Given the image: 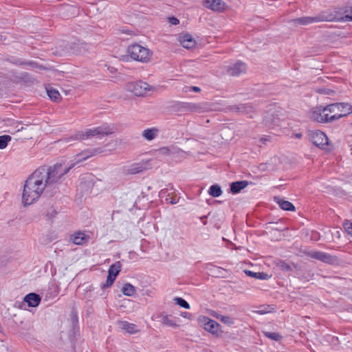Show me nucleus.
Wrapping results in <instances>:
<instances>
[{"instance_id":"obj_44","label":"nucleus","mask_w":352,"mask_h":352,"mask_svg":"<svg viewBox=\"0 0 352 352\" xmlns=\"http://www.w3.org/2000/svg\"><path fill=\"white\" fill-rule=\"evenodd\" d=\"M168 21L170 23H171L172 25H177L179 23V21L178 19H177L176 17L175 16H171V17H169L168 18Z\"/></svg>"},{"instance_id":"obj_19","label":"nucleus","mask_w":352,"mask_h":352,"mask_svg":"<svg viewBox=\"0 0 352 352\" xmlns=\"http://www.w3.org/2000/svg\"><path fill=\"white\" fill-rule=\"evenodd\" d=\"M89 239V236L82 232H76L70 236L71 241H72L73 243L78 245H82L87 243Z\"/></svg>"},{"instance_id":"obj_37","label":"nucleus","mask_w":352,"mask_h":352,"mask_svg":"<svg viewBox=\"0 0 352 352\" xmlns=\"http://www.w3.org/2000/svg\"><path fill=\"white\" fill-rule=\"evenodd\" d=\"M278 267L283 272H290L293 271V268L291 265L287 263L284 261H280L278 263Z\"/></svg>"},{"instance_id":"obj_49","label":"nucleus","mask_w":352,"mask_h":352,"mask_svg":"<svg viewBox=\"0 0 352 352\" xmlns=\"http://www.w3.org/2000/svg\"><path fill=\"white\" fill-rule=\"evenodd\" d=\"M206 219H207V216L206 215H204L202 217H200V220L201 221V222L206 225L207 223V221H206Z\"/></svg>"},{"instance_id":"obj_39","label":"nucleus","mask_w":352,"mask_h":352,"mask_svg":"<svg viewBox=\"0 0 352 352\" xmlns=\"http://www.w3.org/2000/svg\"><path fill=\"white\" fill-rule=\"evenodd\" d=\"M57 213V211L52 206L46 211L45 216L47 217V220L52 221Z\"/></svg>"},{"instance_id":"obj_36","label":"nucleus","mask_w":352,"mask_h":352,"mask_svg":"<svg viewBox=\"0 0 352 352\" xmlns=\"http://www.w3.org/2000/svg\"><path fill=\"white\" fill-rule=\"evenodd\" d=\"M11 136L8 135H0V149L6 148L8 142L11 141Z\"/></svg>"},{"instance_id":"obj_43","label":"nucleus","mask_w":352,"mask_h":352,"mask_svg":"<svg viewBox=\"0 0 352 352\" xmlns=\"http://www.w3.org/2000/svg\"><path fill=\"white\" fill-rule=\"evenodd\" d=\"M269 308H270L269 305H267V306L263 305V306L261 307L260 309L256 311V312L261 315L265 314L271 312V311L269 309Z\"/></svg>"},{"instance_id":"obj_45","label":"nucleus","mask_w":352,"mask_h":352,"mask_svg":"<svg viewBox=\"0 0 352 352\" xmlns=\"http://www.w3.org/2000/svg\"><path fill=\"white\" fill-rule=\"evenodd\" d=\"M168 195H169L168 193V190L167 189H162L160 192V195H160V197L161 199H165V197H166Z\"/></svg>"},{"instance_id":"obj_47","label":"nucleus","mask_w":352,"mask_h":352,"mask_svg":"<svg viewBox=\"0 0 352 352\" xmlns=\"http://www.w3.org/2000/svg\"><path fill=\"white\" fill-rule=\"evenodd\" d=\"M190 91H193L195 92H199V91H201V89L199 87H196V86L190 87Z\"/></svg>"},{"instance_id":"obj_26","label":"nucleus","mask_w":352,"mask_h":352,"mask_svg":"<svg viewBox=\"0 0 352 352\" xmlns=\"http://www.w3.org/2000/svg\"><path fill=\"white\" fill-rule=\"evenodd\" d=\"M12 63L16 65H21V66H28L32 68H38V64L35 61L32 60H25L21 58H14L12 60Z\"/></svg>"},{"instance_id":"obj_15","label":"nucleus","mask_w":352,"mask_h":352,"mask_svg":"<svg viewBox=\"0 0 352 352\" xmlns=\"http://www.w3.org/2000/svg\"><path fill=\"white\" fill-rule=\"evenodd\" d=\"M326 19L324 16H302L292 19V22L296 25H307L314 23L324 21Z\"/></svg>"},{"instance_id":"obj_7","label":"nucleus","mask_w":352,"mask_h":352,"mask_svg":"<svg viewBox=\"0 0 352 352\" xmlns=\"http://www.w3.org/2000/svg\"><path fill=\"white\" fill-rule=\"evenodd\" d=\"M304 254L312 258L318 260L329 265H337L340 262L338 256L331 255L327 252L320 251H305Z\"/></svg>"},{"instance_id":"obj_11","label":"nucleus","mask_w":352,"mask_h":352,"mask_svg":"<svg viewBox=\"0 0 352 352\" xmlns=\"http://www.w3.org/2000/svg\"><path fill=\"white\" fill-rule=\"evenodd\" d=\"M126 89L135 96H144L148 90H150V85L142 80L131 82L126 84Z\"/></svg>"},{"instance_id":"obj_25","label":"nucleus","mask_w":352,"mask_h":352,"mask_svg":"<svg viewBox=\"0 0 352 352\" xmlns=\"http://www.w3.org/2000/svg\"><path fill=\"white\" fill-rule=\"evenodd\" d=\"M120 327L121 329H122L126 332H127L130 334H133V333L138 332L137 326L135 324L130 323L127 321H120Z\"/></svg>"},{"instance_id":"obj_5","label":"nucleus","mask_w":352,"mask_h":352,"mask_svg":"<svg viewBox=\"0 0 352 352\" xmlns=\"http://www.w3.org/2000/svg\"><path fill=\"white\" fill-rule=\"evenodd\" d=\"M178 108L183 112H192V113H205L212 111V105L208 102H179L177 104Z\"/></svg>"},{"instance_id":"obj_3","label":"nucleus","mask_w":352,"mask_h":352,"mask_svg":"<svg viewBox=\"0 0 352 352\" xmlns=\"http://www.w3.org/2000/svg\"><path fill=\"white\" fill-rule=\"evenodd\" d=\"M113 129L107 124H102L94 129H89L85 131H78L76 134L70 136L68 140H87L92 137H103L111 134Z\"/></svg>"},{"instance_id":"obj_18","label":"nucleus","mask_w":352,"mask_h":352,"mask_svg":"<svg viewBox=\"0 0 352 352\" xmlns=\"http://www.w3.org/2000/svg\"><path fill=\"white\" fill-rule=\"evenodd\" d=\"M23 301L26 302L30 307H36L41 301V297L39 294L31 292L25 296Z\"/></svg>"},{"instance_id":"obj_28","label":"nucleus","mask_w":352,"mask_h":352,"mask_svg":"<svg viewBox=\"0 0 352 352\" xmlns=\"http://www.w3.org/2000/svg\"><path fill=\"white\" fill-rule=\"evenodd\" d=\"M158 129L156 128H151L145 129L142 133V136L147 140H153L157 135Z\"/></svg>"},{"instance_id":"obj_22","label":"nucleus","mask_w":352,"mask_h":352,"mask_svg":"<svg viewBox=\"0 0 352 352\" xmlns=\"http://www.w3.org/2000/svg\"><path fill=\"white\" fill-rule=\"evenodd\" d=\"M102 151L101 148H100L85 150L77 155L78 158V162L85 160L89 157L94 156L96 154L100 153Z\"/></svg>"},{"instance_id":"obj_24","label":"nucleus","mask_w":352,"mask_h":352,"mask_svg":"<svg viewBox=\"0 0 352 352\" xmlns=\"http://www.w3.org/2000/svg\"><path fill=\"white\" fill-rule=\"evenodd\" d=\"M274 200L276 203L278 204L280 208L282 210H287V211H295L296 208L294 204L289 201L284 200L279 197H274Z\"/></svg>"},{"instance_id":"obj_12","label":"nucleus","mask_w":352,"mask_h":352,"mask_svg":"<svg viewBox=\"0 0 352 352\" xmlns=\"http://www.w3.org/2000/svg\"><path fill=\"white\" fill-rule=\"evenodd\" d=\"M198 322L207 331H209L212 335L219 336V324L215 320L207 316H200L198 318Z\"/></svg>"},{"instance_id":"obj_9","label":"nucleus","mask_w":352,"mask_h":352,"mask_svg":"<svg viewBox=\"0 0 352 352\" xmlns=\"http://www.w3.org/2000/svg\"><path fill=\"white\" fill-rule=\"evenodd\" d=\"M328 110L325 109V107H318L312 112V118L314 121L320 123L331 122L341 118L342 115L329 116L326 113Z\"/></svg>"},{"instance_id":"obj_6","label":"nucleus","mask_w":352,"mask_h":352,"mask_svg":"<svg viewBox=\"0 0 352 352\" xmlns=\"http://www.w3.org/2000/svg\"><path fill=\"white\" fill-rule=\"evenodd\" d=\"M67 49L72 54L76 55H83L93 51L94 46L91 43H87L80 39H76L74 41L68 43Z\"/></svg>"},{"instance_id":"obj_48","label":"nucleus","mask_w":352,"mask_h":352,"mask_svg":"<svg viewBox=\"0 0 352 352\" xmlns=\"http://www.w3.org/2000/svg\"><path fill=\"white\" fill-rule=\"evenodd\" d=\"M292 137H295L296 138L301 139L302 137V133H294Z\"/></svg>"},{"instance_id":"obj_32","label":"nucleus","mask_w":352,"mask_h":352,"mask_svg":"<svg viewBox=\"0 0 352 352\" xmlns=\"http://www.w3.org/2000/svg\"><path fill=\"white\" fill-rule=\"evenodd\" d=\"M263 333L266 338L274 341H280L282 338V336L277 332L263 331Z\"/></svg>"},{"instance_id":"obj_41","label":"nucleus","mask_w":352,"mask_h":352,"mask_svg":"<svg viewBox=\"0 0 352 352\" xmlns=\"http://www.w3.org/2000/svg\"><path fill=\"white\" fill-rule=\"evenodd\" d=\"M343 227L346 232L352 236V222L349 221H345L343 223Z\"/></svg>"},{"instance_id":"obj_16","label":"nucleus","mask_w":352,"mask_h":352,"mask_svg":"<svg viewBox=\"0 0 352 352\" xmlns=\"http://www.w3.org/2000/svg\"><path fill=\"white\" fill-rule=\"evenodd\" d=\"M228 109L232 112L240 114H250L254 111V107L250 103L231 105Z\"/></svg>"},{"instance_id":"obj_4","label":"nucleus","mask_w":352,"mask_h":352,"mask_svg":"<svg viewBox=\"0 0 352 352\" xmlns=\"http://www.w3.org/2000/svg\"><path fill=\"white\" fill-rule=\"evenodd\" d=\"M43 192V190L37 189L34 184L25 181L22 195V202L24 206H28L36 201Z\"/></svg>"},{"instance_id":"obj_38","label":"nucleus","mask_w":352,"mask_h":352,"mask_svg":"<svg viewBox=\"0 0 352 352\" xmlns=\"http://www.w3.org/2000/svg\"><path fill=\"white\" fill-rule=\"evenodd\" d=\"M218 318L225 324L232 326L234 324V319L229 316H221Z\"/></svg>"},{"instance_id":"obj_20","label":"nucleus","mask_w":352,"mask_h":352,"mask_svg":"<svg viewBox=\"0 0 352 352\" xmlns=\"http://www.w3.org/2000/svg\"><path fill=\"white\" fill-rule=\"evenodd\" d=\"M204 6L213 11L220 12L223 9L224 3L221 0H206Z\"/></svg>"},{"instance_id":"obj_1","label":"nucleus","mask_w":352,"mask_h":352,"mask_svg":"<svg viewBox=\"0 0 352 352\" xmlns=\"http://www.w3.org/2000/svg\"><path fill=\"white\" fill-rule=\"evenodd\" d=\"M74 166V163L67 167H63L61 163L53 166H41L38 168L26 179L30 184H34L37 189L44 191L45 189H52L61 183L62 178Z\"/></svg>"},{"instance_id":"obj_33","label":"nucleus","mask_w":352,"mask_h":352,"mask_svg":"<svg viewBox=\"0 0 352 352\" xmlns=\"http://www.w3.org/2000/svg\"><path fill=\"white\" fill-rule=\"evenodd\" d=\"M174 301L176 305H179V307L189 309L190 308V304L184 298L181 297H175L174 298Z\"/></svg>"},{"instance_id":"obj_31","label":"nucleus","mask_w":352,"mask_h":352,"mask_svg":"<svg viewBox=\"0 0 352 352\" xmlns=\"http://www.w3.org/2000/svg\"><path fill=\"white\" fill-rule=\"evenodd\" d=\"M208 193L213 197H218L221 195L222 190L219 185L213 184L209 188Z\"/></svg>"},{"instance_id":"obj_8","label":"nucleus","mask_w":352,"mask_h":352,"mask_svg":"<svg viewBox=\"0 0 352 352\" xmlns=\"http://www.w3.org/2000/svg\"><path fill=\"white\" fill-rule=\"evenodd\" d=\"M309 140L315 146L327 151H330L331 148H327L329 146V139L326 134L320 131L316 130L309 133Z\"/></svg>"},{"instance_id":"obj_29","label":"nucleus","mask_w":352,"mask_h":352,"mask_svg":"<svg viewBox=\"0 0 352 352\" xmlns=\"http://www.w3.org/2000/svg\"><path fill=\"white\" fill-rule=\"evenodd\" d=\"M122 293L127 296H133L136 292L135 287L131 283H125L122 288Z\"/></svg>"},{"instance_id":"obj_2","label":"nucleus","mask_w":352,"mask_h":352,"mask_svg":"<svg viewBox=\"0 0 352 352\" xmlns=\"http://www.w3.org/2000/svg\"><path fill=\"white\" fill-rule=\"evenodd\" d=\"M126 52L127 54L123 55L121 60L129 61L131 59L141 63H148L153 55V52L148 48L138 43L130 45Z\"/></svg>"},{"instance_id":"obj_50","label":"nucleus","mask_w":352,"mask_h":352,"mask_svg":"<svg viewBox=\"0 0 352 352\" xmlns=\"http://www.w3.org/2000/svg\"><path fill=\"white\" fill-rule=\"evenodd\" d=\"M318 235L319 234L317 232H313L312 237L317 241L319 239Z\"/></svg>"},{"instance_id":"obj_27","label":"nucleus","mask_w":352,"mask_h":352,"mask_svg":"<svg viewBox=\"0 0 352 352\" xmlns=\"http://www.w3.org/2000/svg\"><path fill=\"white\" fill-rule=\"evenodd\" d=\"M244 272L247 276L259 280H267L270 277L269 275L265 272H254L248 270H245Z\"/></svg>"},{"instance_id":"obj_30","label":"nucleus","mask_w":352,"mask_h":352,"mask_svg":"<svg viewBox=\"0 0 352 352\" xmlns=\"http://www.w3.org/2000/svg\"><path fill=\"white\" fill-rule=\"evenodd\" d=\"M47 93L50 98L54 102H58L60 100V95L58 90L53 87L47 89Z\"/></svg>"},{"instance_id":"obj_40","label":"nucleus","mask_w":352,"mask_h":352,"mask_svg":"<svg viewBox=\"0 0 352 352\" xmlns=\"http://www.w3.org/2000/svg\"><path fill=\"white\" fill-rule=\"evenodd\" d=\"M344 21H352V7L346 9L344 15L342 17Z\"/></svg>"},{"instance_id":"obj_10","label":"nucleus","mask_w":352,"mask_h":352,"mask_svg":"<svg viewBox=\"0 0 352 352\" xmlns=\"http://www.w3.org/2000/svg\"><path fill=\"white\" fill-rule=\"evenodd\" d=\"M328 112L333 113L332 116L342 115L341 118L346 117L352 113V106L346 102H336L325 106Z\"/></svg>"},{"instance_id":"obj_13","label":"nucleus","mask_w":352,"mask_h":352,"mask_svg":"<svg viewBox=\"0 0 352 352\" xmlns=\"http://www.w3.org/2000/svg\"><path fill=\"white\" fill-rule=\"evenodd\" d=\"M121 267L122 265L120 261L116 262L109 267L106 283L101 285L102 289L109 287L113 285L121 270Z\"/></svg>"},{"instance_id":"obj_23","label":"nucleus","mask_w":352,"mask_h":352,"mask_svg":"<svg viewBox=\"0 0 352 352\" xmlns=\"http://www.w3.org/2000/svg\"><path fill=\"white\" fill-rule=\"evenodd\" d=\"M248 182L246 180L236 181L230 184V192L232 194H237L240 192L243 189L246 188L248 185Z\"/></svg>"},{"instance_id":"obj_34","label":"nucleus","mask_w":352,"mask_h":352,"mask_svg":"<svg viewBox=\"0 0 352 352\" xmlns=\"http://www.w3.org/2000/svg\"><path fill=\"white\" fill-rule=\"evenodd\" d=\"M70 320L72 325L74 329L78 326V312L75 309H73L70 313Z\"/></svg>"},{"instance_id":"obj_14","label":"nucleus","mask_w":352,"mask_h":352,"mask_svg":"<svg viewBox=\"0 0 352 352\" xmlns=\"http://www.w3.org/2000/svg\"><path fill=\"white\" fill-rule=\"evenodd\" d=\"M151 168L150 161H142L140 163H134L125 168L126 174H137Z\"/></svg>"},{"instance_id":"obj_35","label":"nucleus","mask_w":352,"mask_h":352,"mask_svg":"<svg viewBox=\"0 0 352 352\" xmlns=\"http://www.w3.org/2000/svg\"><path fill=\"white\" fill-rule=\"evenodd\" d=\"M162 322L163 324L171 327H177L179 325L175 322V320H171L168 315L162 316Z\"/></svg>"},{"instance_id":"obj_21","label":"nucleus","mask_w":352,"mask_h":352,"mask_svg":"<svg viewBox=\"0 0 352 352\" xmlns=\"http://www.w3.org/2000/svg\"><path fill=\"white\" fill-rule=\"evenodd\" d=\"M182 45L186 49H191L196 45L195 40L189 34H184L179 37Z\"/></svg>"},{"instance_id":"obj_51","label":"nucleus","mask_w":352,"mask_h":352,"mask_svg":"<svg viewBox=\"0 0 352 352\" xmlns=\"http://www.w3.org/2000/svg\"><path fill=\"white\" fill-rule=\"evenodd\" d=\"M23 129H24V128L22 126V127H21V128H19V129H16V131H18V132H19V131H23Z\"/></svg>"},{"instance_id":"obj_17","label":"nucleus","mask_w":352,"mask_h":352,"mask_svg":"<svg viewBox=\"0 0 352 352\" xmlns=\"http://www.w3.org/2000/svg\"><path fill=\"white\" fill-rule=\"evenodd\" d=\"M246 70L247 66L245 63L241 60H238L234 64L229 66L227 72L231 76H237L241 74L245 73Z\"/></svg>"},{"instance_id":"obj_46","label":"nucleus","mask_w":352,"mask_h":352,"mask_svg":"<svg viewBox=\"0 0 352 352\" xmlns=\"http://www.w3.org/2000/svg\"><path fill=\"white\" fill-rule=\"evenodd\" d=\"M180 316L185 318H188V319H191V318H192V314L190 313L185 312V311L182 312Z\"/></svg>"},{"instance_id":"obj_42","label":"nucleus","mask_w":352,"mask_h":352,"mask_svg":"<svg viewBox=\"0 0 352 352\" xmlns=\"http://www.w3.org/2000/svg\"><path fill=\"white\" fill-rule=\"evenodd\" d=\"M179 198L177 199L176 196H170L168 195L164 199V201L167 204H175L178 202Z\"/></svg>"}]
</instances>
